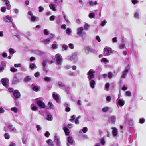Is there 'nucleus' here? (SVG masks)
<instances>
[{"label": "nucleus", "instance_id": "f257e3e1", "mask_svg": "<svg viewBox=\"0 0 146 146\" xmlns=\"http://www.w3.org/2000/svg\"><path fill=\"white\" fill-rule=\"evenodd\" d=\"M95 71H94L93 69H90L88 72L87 73V75H88V78L89 81L90 80L92 79H93L94 77V74Z\"/></svg>", "mask_w": 146, "mask_h": 146}, {"label": "nucleus", "instance_id": "f03ea898", "mask_svg": "<svg viewBox=\"0 0 146 146\" xmlns=\"http://www.w3.org/2000/svg\"><path fill=\"white\" fill-rule=\"evenodd\" d=\"M78 53L75 52L73 53L70 57V60L72 61L74 63L77 62L78 61Z\"/></svg>", "mask_w": 146, "mask_h": 146}, {"label": "nucleus", "instance_id": "7ed1b4c3", "mask_svg": "<svg viewBox=\"0 0 146 146\" xmlns=\"http://www.w3.org/2000/svg\"><path fill=\"white\" fill-rule=\"evenodd\" d=\"M55 58L56 59L57 63L58 64H60L62 61V59L61 55L59 54H57L55 56Z\"/></svg>", "mask_w": 146, "mask_h": 146}, {"label": "nucleus", "instance_id": "20e7f679", "mask_svg": "<svg viewBox=\"0 0 146 146\" xmlns=\"http://www.w3.org/2000/svg\"><path fill=\"white\" fill-rule=\"evenodd\" d=\"M105 54L107 55H110L112 52V49L109 48H106L104 49Z\"/></svg>", "mask_w": 146, "mask_h": 146}, {"label": "nucleus", "instance_id": "39448f33", "mask_svg": "<svg viewBox=\"0 0 146 146\" xmlns=\"http://www.w3.org/2000/svg\"><path fill=\"white\" fill-rule=\"evenodd\" d=\"M13 95L15 97V99L19 98L20 97V94L18 90H16L14 91Z\"/></svg>", "mask_w": 146, "mask_h": 146}, {"label": "nucleus", "instance_id": "423d86ee", "mask_svg": "<svg viewBox=\"0 0 146 146\" xmlns=\"http://www.w3.org/2000/svg\"><path fill=\"white\" fill-rule=\"evenodd\" d=\"M36 104L40 107L44 108L45 107V105L44 103L41 100H37Z\"/></svg>", "mask_w": 146, "mask_h": 146}, {"label": "nucleus", "instance_id": "0eeeda50", "mask_svg": "<svg viewBox=\"0 0 146 146\" xmlns=\"http://www.w3.org/2000/svg\"><path fill=\"white\" fill-rule=\"evenodd\" d=\"M7 127L11 131L15 132L16 131V128L13 127V125L11 123H8L7 125Z\"/></svg>", "mask_w": 146, "mask_h": 146}, {"label": "nucleus", "instance_id": "6e6552de", "mask_svg": "<svg viewBox=\"0 0 146 146\" xmlns=\"http://www.w3.org/2000/svg\"><path fill=\"white\" fill-rule=\"evenodd\" d=\"M28 14L31 16L30 17H29L31 20L33 22H35L36 19L34 16L33 15L32 12L31 11H29L28 12Z\"/></svg>", "mask_w": 146, "mask_h": 146}, {"label": "nucleus", "instance_id": "1a4fd4ad", "mask_svg": "<svg viewBox=\"0 0 146 146\" xmlns=\"http://www.w3.org/2000/svg\"><path fill=\"white\" fill-rule=\"evenodd\" d=\"M117 103L120 106H123L125 104V101L122 99H118L116 100Z\"/></svg>", "mask_w": 146, "mask_h": 146}, {"label": "nucleus", "instance_id": "9d476101", "mask_svg": "<svg viewBox=\"0 0 146 146\" xmlns=\"http://www.w3.org/2000/svg\"><path fill=\"white\" fill-rule=\"evenodd\" d=\"M34 52L36 54L41 56H44L45 55V53L41 51L38 50H35Z\"/></svg>", "mask_w": 146, "mask_h": 146}, {"label": "nucleus", "instance_id": "9b49d317", "mask_svg": "<svg viewBox=\"0 0 146 146\" xmlns=\"http://www.w3.org/2000/svg\"><path fill=\"white\" fill-rule=\"evenodd\" d=\"M19 82V80L17 78L16 75H15L12 80V84H16Z\"/></svg>", "mask_w": 146, "mask_h": 146}, {"label": "nucleus", "instance_id": "f8f14e48", "mask_svg": "<svg viewBox=\"0 0 146 146\" xmlns=\"http://www.w3.org/2000/svg\"><path fill=\"white\" fill-rule=\"evenodd\" d=\"M11 17L8 15L5 16L3 18L4 21L6 22H11Z\"/></svg>", "mask_w": 146, "mask_h": 146}, {"label": "nucleus", "instance_id": "ddd939ff", "mask_svg": "<svg viewBox=\"0 0 146 146\" xmlns=\"http://www.w3.org/2000/svg\"><path fill=\"white\" fill-rule=\"evenodd\" d=\"M109 120L112 123L114 124L116 121V117L115 116H110L109 117Z\"/></svg>", "mask_w": 146, "mask_h": 146}, {"label": "nucleus", "instance_id": "4468645a", "mask_svg": "<svg viewBox=\"0 0 146 146\" xmlns=\"http://www.w3.org/2000/svg\"><path fill=\"white\" fill-rule=\"evenodd\" d=\"M111 129L112 130V133L114 136H116L118 134L117 129L115 127H112Z\"/></svg>", "mask_w": 146, "mask_h": 146}, {"label": "nucleus", "instance_id": "2eb2a0df", "mask_svg": "<svg viewBox=\"0 0 146 146\" xmlns=\"http://www.w3.org/2000/svg\"><path fill=\"white\" fill-rule=\"evenodd\" d=\"M58 85L60 88L63 89L64 88H67V86L65 85L64 83L61 82H59L58 83Z\"/></svg>", "mask_w": 146, "mask_h": 146}, {"label": "nucleus", "instance_id": "dca6fc26", "mask_svg": "<svg viewBox=\"0 0 146 146\" xmlns=\"http://www.w3.org/2000/svg\"><path fill=\"white\" fill-rule=\"evenodd\" d=\"M129 69L127 68L125 69V70L123 72L121 78H125L127 73L128 72Z\"/></svg>", "mask_w": 146, "mask_h": 146}, {"label": "nucleus", "instance_id": "f3484780", "mask_svg": "<svg viewBox=\"0 0 146 146\" xmlns=\"http://www.w3.org/2000/svg\"><path fill=\"white\" fill-rule=\"evenodd\" d=\"M98 3L97 1H95V2H93L92 1H90L88 2L87 3V5L89 6H93L94 5H96Z\"/></svg>", "mask_w": 146, "mask_h": 146}, {"label": "nucleus", "instance_id": "a211bd4d", "mask_svg": "<svg viewBox=\"0 0 146 146\" xmlns=\"http://www.w3.org/2000/svg\"><path fill=\"white\" fill-rule=\"evenodd\" d=\"M89 81L90 87L92 88H94L96 85L95 82L94 80H91Z\"/></svg>", "mask_w": 146, "mask_h": 146}, {"label": "nucleus", "instance_id": "6ab92c4d", "mask_svg": "<svg viewBox=\"0 0 146 146\" xmlns=\"http://www.w3.org/2000/svg\"><path fill=\"white\" fill-rule=\"evenodd\" d=\"M52 96L54 99L56 100L57 102L60 103V101L58 100V95L54 92L52 94Z\"/></svg>", "mask_w": 146, "mask_h": 146}, {"label": "nucleus", "instance_id": "aec40b11", "mask_svg": "<svg viewBox=\"0 0 146 146\" xmlns=\"http://www.w3.org/2000/svg\"><path fill=\"white\" fill-rule=\"evenodd\" d=\"M83 31V28L82 27H80L78 28L77 29V34L79 35H81Z\"/></svg>", "mask_w": 146, "mask_h": 146}, {"label": "nucleus", "instance_id": "412c9836", "mask_svg": "<svg viewBox=\"0 0 146 146\" xmlns=\"http://www.w3.org/2000/svg\"><path fill=\"white\" fill-rule=\"evenodd\" d=\"M54 142L56 143L57 145L61 146L60 141L57 137H55Z\"/></svg>", "mask_w": 146, "mask_h": 146}, {"label": "nucleus", "instance_id": "4be33fe9", "mask_svg": "<svg viewBox=\"0 0 146 146\" xmlns=\"http://www.w3.org/2000/svg\"><path fill=\"white\" fill-rule=\"evenodd\" d=\"M56 5L52 3L49 5V7L52 10L54 11H55L56 10V9L55 8Z\"/></svg>", "mask_w": 146, "mask_h": 146}, {"label": "nucleus", "instance_id": "5701e85b", "mask_svg": "<svg viewBox=\"0 0 146 146\" xmlns=\"http://www.w3.org/2000/svg\"><path fill=\"white\" fill-rule=\"evenodd\" d=\"M5 4L7 6V9L9 10L11 9V6L10 4L9 1L8 0H5Z\"/></svg>", "mask_w": 146, "mask_h": 146}, {"label": "nucleus", "instance_id": "b1692460", "mask_svg": "<svg viewBox=\"0 0 146 146\" xmlns=\"http://www.w3.org/2000/svg\"><path fill=\"white\" fill-rule=\"evenodd\" d=\"M63 129L66 135V136H68L69 135V130L68 128L66 127H65L63 128Z\"/></svg>", "mask_w": 146, "mask_h": 146}, {"label": "nucleus", "instance_id": "393cba45", "mask_svg": "<svg viewBox=\"0 0 146 146\" xmlns=\"http://www.w3.org/2000/svg\"><path fill=\"white\" fill-rule=\"evenodd\" d=\"M85 49L86 53H87L89 52H93L92 49L88 46H86L85 47Z\"/></svg>", "mask_w": 146, "mask_h": 146}, {"label": "nucleus", "instance_id": "a878e982", "mask_svg": "<svg viewBox=\"0 0 146 146\" xmlns=\"http://www.w3.org/2000/svg\"><path fill=\"white\" fill-rule=\"evenodd\" d=\"M88 131V128L86 127H84L82 129H81L79 131V133H82V132H83V133H86Z\"/></svg>", "mask_w": 146, "mask_h": 146}, {"label": "nucleus", "instance_id": "bb28decb", "mask_svg": "<svg viewBox=\"0 0 146 146\" xmlns=\"http://www.w3.org/2000/svg\"><path fill=\"white\" fill-rule=\"evenodd\" d=\"M46 119L48 121H52V115L50 114H47L46 115Z\"/></svg>", "mask_w": 146, "mask_h": 146}, {"label": "nucleus", "instance_id": "cd10ccee", "mask_svg": "<svg viewBox=\"0 0 146 146\" xmlns=\"http://www.w3.org/2000/svg\"><path fill=\"white\" fill-rule=\"evenodd\" d=\"M31 79L30 76H26L24 79V81L25 82H27L30 81Z\"/></svg>", "mask_w": 146, "mask_h": 146}, {"label": "nucleus", "instance_id": "c85d7f7f", "mask_svg": "<svg viewBox=\"0 0 146 146\" xmlns=\"http://www.w3.org/2000/svg\"><path fill=\"white\" fill-rule=\"evenodd\" d=\"M68 143L69 145V144H72L74 142V140L72 137H68Z\"/></svg>", "mask_w": 146, "mask_h": 146}, {"label": "nucleus", "instance_id": "c756f323", "mask_svg": "<svg viewBox=\"0 0 146 146\" xmlns=\"http://www.w3.org/2000/svg\"><path fill=\"white\" fill-rule=\"evenodd\" d=\"M47 144L49 145L50 146H52L54 145L53 144V142L51 139H49L46 141Z\"/></svg>", "mask_w": 146, "mask_h": 146}, {"label": "nucleus", "instance_id": "7c9ffc66", "mask_svg": "<svg viewBox=\"0 0 146 146\" xmlns=\"http://www.w3.org/2000/svg\"><path fill=\"white\" fill-rule=\"evenodd\" d=\"M29 67L31 69L34 70L35 67L36 68V66L34 64L31 63L30 64Z\"/></svg>", "mask_w": 146, "mask_h": 146}, {"label": "nucleus", "instance_id": "2f4dec72", "mask_svg": "<svg viewBox=\"0 0 146 146\" xmlns=\"http://www.w3.org/2000/svg\"><path fill=\"white\" fill-rule=\"evenodd\" d=\"M51 39L50 38H49L45 40H44L43 42H44V43L45 44H48L50 42Z\"/></svg>", "mask_w": 146, "mask_h": 146}, {"label": "nucleus", "instance_id": "473e14b6", "mask_svg": "<svg viewBox=\"0 0 146 146\" xmlns=\"http://www.w3.org/2000/svg\"><path fill=\"white\" fill-rule=\"evenodd\" d=\"M109 110V108L107 107H105L102 109V111L104 112H107Z\"/></svg>", "mask_w": 146, "mask_h": 146}, {"label": "nucleus", "instance_id": "72a5a7b5", "mask_svg": "<svg viewBox=\"0 0 146 146\" xmlns=\"http://www.w3.org/2000/svg\"><path fill=\"white\" fill-rule=\"evenodd\" d=\"M89 17L90 18H94L95 17V14L94 13H90L89 14Z\"/></svg>", "mask_w": 146, "mask_h": 146}, {"label": "nucleus", "instance_id": "f704fd0d", "mask_svg": "<svg viewBox=\"0 0 146 146\" xmlns=\"http://www.w3.org/2000/svg\"><path fill=\"white\" fill-rule=\"evenodd\" d=\"M90 27L88 23H85L84 26V28L85 30H87Z\"/></svg>", "mask_w": 146, "mask_h": 146}, {"label": "nucleus", "instance_id": "c9c22d12", "mask_svg": "<svg viewBox=\"0 0 146 146\" xmlns=\"http://www.w3.org/2000/svg\"><path fill=\"white\" fill-rule=\"evenodd\" d=\"M31 33L29 32H28L26 33V36L28 39H29V37L31 35Z\"/></svg>", "mask_w": 146, "mask_h": 146}, {"label": "nucleus", "instance_id": "e433bc0d", "mask_svg": "<svg viewBox=\"0 0 146 146\" xmlns=\"http://www.w3.org/2000/svg\"><path fill=\"white\" fill-rule=\"evenodd\" d=\"M1 82L2 84L4 86L6 85V84H7V83H6L7 81H6V80L5 79H4V78L2 79L1 80Z\"/></svg>", "mask_w": 146, "mask_h": 146}, {"label": "nucleus", "instance_id": "4c0bfd02", "mask_svg": "<svg viewBox=\"0 0 146 146\" xmlns=\"http://www.w3.org/2000/svg\"><path fill=\"white\" fill-rule=\"evenodd\" d=\"M48 106L50 109H53L54 106L50 102H49L48 103Z\"/></svg>", "mask_w": 146, "mask_h": 146}, {"label": "nucleus", "instance_id": "58836bf2", "mask_svg": "<svg viewBox=\"0 0 146 146\" xmlns=\"http://www.w3.org/2000/svg\"><path fill=\"white\" fill-rule=\"evenodd\" d=\"M32 90L35 91H38L39 90V88L36 86H34L32 88Z\"/></svg>", "mask_w": 146, "mask_h": 146}, {"label": "nucleus", "instance_id": "ea45409f", "mask_svg": "<svg viewBox=\"0 0 146 146\" xmlns=\"http://www.w3.org/2000/svg\"><path fill=\"white\" fill-rule=\"evenodd\" d=\"M33 105V104H32L31 105V110L33 111H35L37 109V107L35 106H32Z\"/></svg>", "mask_w": 146, "mask_h": 146}, {"label": "nucleus", "instance_id": "a19ab883", "mask_svg": "<svg viewBox=\"0 0 146 146\" xmlns=\"http://www.w3.org/2000/svg\"><path fill=\"white\" fill-rule=\"evenodd\" d=\"M9 52L10 54H13L15 53V51L13 49L10 48L9 50Z\"/></svg>", "mask_w": 146, "mask_h": 146}, {"label": "nucleus", "instance_id": "79ce46f5", "mask_svg": "<svg viewBox=\"0 0 146 146\" xmlns=\"http://www.w3.org/2000/svg\"><path fill=\"white\" fill-rule=\"evenodd\" d=\"M107 23V21L106 20H104L102 21L100 24V25L102 26H104Z\"/></svg>", "mask_w": 146, "mask_h": 146}, {"label": "nucleus", "instance_id": "37998d69", "mask_svg": "<svg viewBox=\"0 0 146 146\" xmlns=\"http://www.w3.org/2000/svg\"><path fill=\"white\" fill-rule=\"evenodd\" d=\"M129 124L130 126V127H131L133 124V120L131 119H130L129 121Z\"/></svg>", "mask_w": 146, "mask_h": 146}, {"label": "nucleus", "instance_id": "c03bdc74", "mask_svg": "<svg viewBox=\"0 0 146 146\" xmlns=\"http://www.w3.org/2000/svg\"><path fill=\"white\" fill-rule=\"evenodd\" d=\"M62 50L63 51L65 50H66L68 48V46L65 45H63L62 46Z\"/></svg>", "mask_w": 146, "mask_h": 146}, {"label": "nucleus", "instance_id": "a18cd8bd", "mask_svg": "<svg viewBox=\"0 0 146 146\" xmlns=\"http://www.w3.org/2000/svg\"><path fill=\"white\" fill-rule=\"evenodd\" d=\"M66 33L68 35H70L71 32V29L69 28H67L66 31Z\"/></svg>", "mask_w": 146, "mask_h": 146}, {"label": "nucleus", "instance_id": "49530a36", "mask_svg": "<svg viewBox=\"0 0 146 146\" xmlns=\"http://www.w3.org/2000/svg\"><path fill=\"white\" fill-rule=\"evenodd\" d=\"M11 110L15 113H17V109L16 107L11 108Z\"/></svg>", "mask_w": 146, "mask_h": 146}, {"label": "nucleus", "instance_id": "de8ad7c7", "mask_svg": "<svg viewBox=\"0 0 146 146\" xmlns=\"http://www.w3.org/2000/svg\"><path fill=\"white\" fill-rule=\"evenodd\" d=\"M44 80L45 81L50 82L51 81V79L50 77L46 76L44 78Z\"/></svg>", "mask_w": 146, "mask_h": 146}, {"label": "nucleus", "instance_id": "09e8293b", "mask_svg": "<svg viewBox=\"0 0 146 146\" xmlns=\"http://www.w3.org/2000/svg\"><path fill=\"white\" fill-rule=\"evenodd\" d=\"M52 48L54 49H56L58 48V46L56 44H53L52 45Z\"/></svg>", "mask_w": 146, "mask_h": 146}, {"label": "nucleus", "instance_id": "8fccbe9b", "mask_svg": "<svg viewBox=\"0 0 146 146\" xmlns=\"http://www.w3.org/2000/svg\"><path fill=\"white\" fill-rule=\"evenodd\" d=\"M100 142L102 145H104L105 143V142L104 138L101 139H100Z\"/></svg>", "mask_w": 146, "mask_h": 146}, {"label": "nucleus", "instance_id": "3c124183", "mask_svg": "<svg viewBox=\"0 0 146 146\" xmlns=\"http://www.w3.org/2000/svg\"><path fill=\"white\" fill-rule=\"evenodd\" d=\"M10 70L11 71L13 72H16L17 71V70L14 67L11 68L10 69Z\"/></svg>", "mask_w": 146, "mask_h": 146}, {"label": "nucleus", "instance_id": "603ef678", "mask_svg": "<svg viewBox=\"0 0 146 146\" xmlns=\"http://www.w3.org/2000/svg\"><path fill=\"white\" fill-rule=\"evenodd\" d=\"M36 127L37 128V130L38 131H40L42 129L41 127L39 125H37Z\"/></svg>", "mask_w": 146, "mask_h": 146}, {"label": "nucleus", "instance_id": "864d4df0", "mask_svg": "<svg viewBox=\"0 0 146 146\" xmlns=\"http://www.w3.org/2000/svg\"><path fill=\"white\" fill-rule=\"evenodd\" d=\"M117 38L116 37H114L112 38V42L113 43L117 42Z\"/></svg>", "mask_w": 146, "mask_h": 146}, {"label": "nucleus", "instance_id": "5fc2aeb1", "mask_svg": "<svg viewBox=\"0 0 146 146\" xmlns=\"http://www.w3.org/2000/svg\"><path fill=\"white\" fill-rule=\"evenodd\" d=\"M67 88H64L63 90H66V92L67 93H68V91H69V90L70 89V88L69 86H67Z\"/></svg>", "mask_w": 146, "mask_h": 146}, {"label": "nucleus", "instance_id": "6e6d98bb", "mask_svg": "<svg viewBox=\"0 0 146 146\" xmlns=\"http://www.w3.org/2000/svg\"><path fill=\"white\" fill-rule=\"evenodd\" d=\"M108 76L109 78H111L112 77L113 74L112 73L109 72L108 74Z\"/></svg>", "mask_w": 146, "mask_h": 146}, {"label": "nucleus", "instance_id": "4d7b16f0", "mask_svg": "<svg viewBox=\"0 0 146 146\" xmlns=\"http://www.w3.org/2000/svg\"><path fill=\"white\" fill-rule=\"evenodd\" d=\"M38 8L39 9V12H42L44 10V8L41 6L39 7Z\"/></svg>", "mask_w": 146, "mask_h": 146}, {"label": "nucleus", "instance_id": "13d9d810", "mask_svg": "<svg viewBox=\"0 0 146 146\" xmlns=\"http://www.w3.org/2000/svg\"><path fill=\"white\" fill-rule=\"evenodd\" d=\"M40 74L39 72H38L35 73L34 74V76L35 77H38L40 76Z\"/></svg>", "mask_w": 146, "mask_h": 146}, {"label": "nucleus", "instance_id": "bf43d9fd", "mask_svg": "<svg viewBox=\"0 0 146 146\" xmlns=\"http://www.w3.org/2000/svg\"><path fill=\"white\" fill-rule=\"evenodd\" d=\"M101 62H108V60L106 58H102L101 60Z\"/></svg>", "mask_w": 146, "mask_h": 146}, {"label": "nucleus", "instance_id": "052dcab7", "mask_svg": "<svg viewBox=\"0 0 146 146\" xmlns=\"http://www.w3.org/2000/svg\"><path fill=\"white\" fill-rule=\"evenodd\" d=\"M56 18L55 16L52 15L50 17V19L51 21H54Z\"/></svg>", "mask_w": 146, "mask_h": 146}, {"label": "nucleus", "instance_id": "680f3d73", "mask_svg": "<svg viewBox=\"0 0 146 146\" xmlns=\"http://www.w3.org/2000/svg\"><path fill=\"white\" fill-rule=\"evenodd\" d=\"M44 33L46 35H49L48 31L46 29H45L44 30Z\"/></svg>", "mask_w": 146, "mask_h": 146}, {"label": "nucleus", "instance_id": "e2e57ef3", "mask_svg": "<svg viewBox=\"0 0 146 146\" xmlns=\"http://www.w3.org/2000/svg\"><path fill=\"white\" fill-rule=\"evenodd\" d=\"M68 45L69 48H70L71 49H73L74 48V46L72 44L70 43Z\"/></svg>", "mask_w": 146, "mask_h": 146}, {"label": "nucleus", "instance_id": "0e129e2a", "mask_svg": "<svg viewBox=\"0 0 146 146\" xmlns=\"http://www.w3.org/2000/svg\"><path fill=\"white\" fill-rule=\"evenodd\" d=\"M145 121V119L144 118L141 119L139 120V123H140L142 124Z\"/></svg>", "mask_w": 146, "mask_h": 146}, {"label": "nucleus", "instance_id": "69168bd1", "mask_svg": "<svg viewBox=\"0 0 146 146\" xmlns=\"http://www.w3.org/2000/svg\"><path fill=\"white\" fill-rule=\"evenodd\" d=\"M47 62L46 60H44L42 63L43 67H45L46 65L47 64Z\"/></svg>", "mask_w": 146, "mask_h": 146}, {"label": "nucleus", "instance_id": "338daca9", "mask_svg": "<svg viewBox=\"0 0 146 146\" xmlns=\"http://www.w3.org/2000/svg\"><path fill=\"white\" fill-rule=\"evenodd\" d=\"M26 137H23L22 139V142L23 143L25 144L26 143Z\"/></svg>", "mask_w": 146, "mask_h": 146}, {"label": "nucleus", "instance_id": "774afa93", "mask_svg": "<svg viewBox=\"0 0 146 146\" xmlns=\"http://www.w3.org/2000/svg\"><path fill=\"white\" fill-rule=\"evenodd\" d=\"M125 46V44H121L120 45L119 47H120V49H123L124 48Z\"/></svg>", "mask_w": 146, "mask_h": 146}]
</instances>
